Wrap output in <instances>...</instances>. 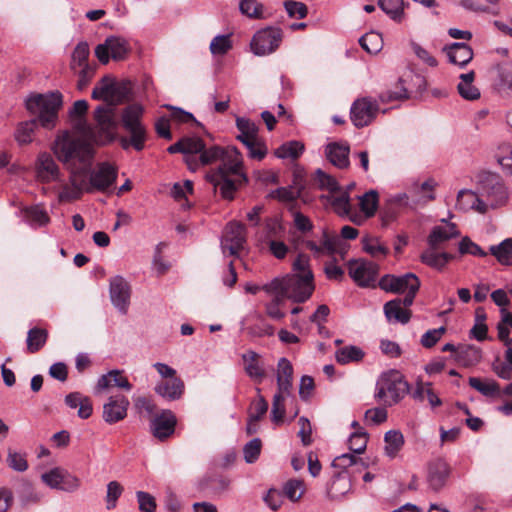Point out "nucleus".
Here are the masks:
<instances>
[{
  "mask_svg": "<svg viewBox=\"0 0 512 512\" xmlns=\"http://www.w3.org/2000/svg\"><path fill=\"white\" fill-rule=\"evenodd\" d=\"M144 108L141 104L133 103L125 107L121 114V122L129 137L120 139L121 147L128 150L133 147L136 151H142L147 140V130L142 123Z\"/></svg>",
  "mask_w": 512,
  "mask_h": 512,
  "instance_id": "nucleus-7",
  "label": "nucleus"
},
{
  "mask_svg": "<svg viewBox=\"0 0 512 512\" xmlns=\"http://www.w3.org/2000/svg\"><path fill=\"white\" fill-rule=\"evenodd\" d=\"M184 390L185 385L180 377L161 380L154 387L155 393L167 401L179 400L183 396Z\"/></svg>",
  "mask_w": 512,
  "mask_h": 512,
  "instance_id": "nucleus-26",
  "label": "nucleus"
},
{
  "mask_svg": "<svg viewBox=\"0 0 512 512\" xmlns=\"http://www.w3.org/2000/svg\"><path fill=\"white\" fill-rule=\"evenodd\" d=\"M360 46L370 54H377L383 48V39L380 33L371 31L359 39Z\"/></svg>",
  "mask_w": 512,
  "mask_h": 512,
  "instance_id": "nucleus-49",
  "label": "nucleus"
},
{
  "mask_svg": "<svg viewBox=\"0 0 512 512\" xmlns=\"http://www.w3.org/2000/svg\"><path fill=\"white\" fill-rule=\"evenodd\" d=\"M384 314L388 321L406 324L411 318V311L402 307L400 298L388 301L384 305Z\"/></svg>",
  "mask_w": 512,
  "mask_h": 512,
  "instance_id": "nucleus-33",
  "label": "nucleus"
},
{
  "mask_svg": "<svg viewBox=\"0 0 512 512\" xmlns=\"http://www.w3.org/2000/svg\"><path fill=\"white\" fill-rule=\"evenodd\" d=\"M441 225L434 226L429 235L427 236V248L420 254V261L422 264L442 272L446 266L456 259V255L442 251L444 244L460 235L456 224L442 220Z\"/></svg>",
  "mask_w": 512,
  "mask_h": 512,
  "instance_id": "nucleus-5",
  "label": "nucleus"
},
{
  "mask_svg": "<svg viewBox=\"0 0 512 512\" xmlns=\"http://www.w3.org/2000/svg\"><path fill=\"white\" fill-rule=\"evenodd\" d=\"M404 80L402 78L399 79L394 90H387L382 92L379 95V100L382 103H390L398 100H405L409 98V92L407 88L403 85Z\"/></svg>",
  "mask_w": 512,
  "mask_h": 512,
  "instance_id": "nucleus-52",
  "label": "nucleus"
},
{
  "mask_svg": "<svg viewBox=\"0 0 512 512\" xmlns=\"http://www.w3.org/2000/svg\"><path fill=\"white\" fill-rule=\"evenodd\" d=\"M54 152L64 164L75 165L79 163L82 165L81 168H72L70 183L73 187L80 189L81 192L92 193L90 178L87 180V174L90 171L94 156L91 144L87 140L72 136L66 131L56 139Z\"/></svg>",
  "mask_w": 512,
  "mask_h": 512,
  "instance_id": "nucleus-2",
  "label": "nucleus"
},
{
  "mask_svg": "<svg viewBox=\"0 0 512 512\" xmlns=\"http://www.w3.org/2000/svg\"><path fill=\"white\" fill-rule=\"evenodd\" d=\"M274 297L270 302L265 305V311L268 317L273 320H281L285 317V312L283 311L284 300L286 299L281 294L274 293Z\"/></svg>",
  "mask_w": 512,
  "mask_h": 512,
  "instance_id": "nucleus-53",
  "label": "nucleus"
},
{
  "mask_svg": "<svg viewBox=\"0 0 512 512\" xmlns=\"http://www.w3.org/2000/svg\"><path fill=\"white\" fill-rule=\"evenodd\" d=\"M262 443L259 438H254L245 444L243 448L244 459L247 463H254L260 456Z\"/></svg>",
  "mask_w": 512,
  "mask_h": 512,
  "instance_id": "nucleus-60",
  "label": "nucleus"
},
{
  "mask_svg": "<svg viewBox=\"0 0 512 512\" xmlns=\"http://www.w3.org/2000/svg\"><path fill=\"white\" fill-rule=\"evenodd\" d=\"M62 106V95L59 92L48 95L37 94L26 101V109L36 118L21 122L15 130V140L19 145L33 141V135L38 125L51 130L56 126L58 111Z\"/></svg>",
  "mask_w": 512,
  "mask_h": 512,
  "instance_id": "nucleus-3",
  "label": "nucleus"
},
{
  "mask_svg": "<svg viewBox=\"0 0 512 512\" xmlns=\"http://www.w3.org/2000/svg\"><path fill=\"white\" fill-rule=\"evenodd\" d=\"M329 200L336 214L341 217H348L350 221L357 225L363 223V217L353 209L347 191L339 189L331 194Z\"/></svg>",
  "mask_w": 512,
  "mask_h": 512,
  "instance_id": "nucleus-22",
  "label": "nucleus"
},
{
  "mask_svg": "<svg viewBox=\"0 0 512 512\" xmlns=\"http://www.w3.org/2000/svg\"><path fill=\"white\" fill-rule=\"evenodd\" d=\"M450 63L460 67L466 66L473 59V50L466 43L455 42L443 48Z\"/></svg>",
  "mask_w": 512,
  "mask_h": 512,
  "instance_id": "nucleus-28",
  "label": "nucleus"
},
{
  "mask_svg": "<svg viewBox=\"0 0 512 512\" xmlns=\"http://www.w3.org/2000/svg\"><path fill=\"white\" fill-rule=\"evenodd\" d=\"M410 393V385L405 376L396 369L383 372L376 382L375 399L385 407L401 402Z\"/></svg>",
  "mask_w": 512,
  "mask_h": 512,
  "instance_id": "nucleus-6",
  "label": "nucleus"
},
{
  "mask_svg": "<svg viewBox=\"0 0 512 512\" xmlns=\"http://www.w3.org/2000/svg\"><path fill=\"white\" fill-rule=\"evenodd\" d=\"M305 247L315 255H332L336 251V242L329 233L323 229L319 243L313 240L305 241Z\"/></svg>",
  "mask_w": 512,
  "mask_h": 512,
  "instance_id": "nucleus-34",
  "label": "nucleus"
},
{
  "mask_svg": "<svg viewBox=\"0 0 512 512\" xmlns=\"http://www.w3.org/2000/svg\"><path fill=\"white\" fill-rule=\"evenodd\" d=\"M468 383L471 388L485 397L500 398V385L493 379L482 380L478 377H470Z\"/></svg>",
  "mask_w": 512,
  "mask_h": 512,
  "instance_id": "nucleus-37",
  "label": "nucleus"
},
{
  "mask_svg": "<svg viewBox=\"0 0 512 512\" xmlns=\"http://www.w3.org/2000/svg\"><path fill=\"white\" fill-rule=\"evenodd\" d=\"M378 103L370 97L355 100L350 109V119L354 126L363 128L368 126L377 116Z\"/></svg>",
  "mask_w": 512,
  "mask_h": 512,
  "instance_id": "nucleus-13",
  "label": "nucleus"
},
{
  "mask_svg": "<svg viewBox=\"0 0 512 512\" xmlns=\"http://www.w3.org/2000/svg\"><path fill=\"white\" fill-rule=\"evenodd\" d=\"M305 492V485L302 480L290 479L283 486V495L292 502H297L301 499Z\"/></svg>",
  "mask_w": 512,
  "mask_h": 512,
  "instance_id": "nucleus-51",
  "label": "nucleus"
},
{
  "mask_svg": "<svg viewBox=\"0 0 512 512\" xmlns=\"http://www.w3.org/2000/svg\"><path fill=\"white\" fill-rule=\"evenodd\" d=\"M351 488L352 483L349 473L347 471H339L328 484L327 495L331 500H340L351 491Z\"/></svg>",
  "mask_w": 512,
  "mask_h": 512,
  "instance_id": "nucleus-29",
  "label": "nucleus"
},
{
  "mask_svg": "<svg viewBox=\"0 0 512 512\" xmlns=\"http://www.w3.org/2000/svg\"><path fill=\"white\" fill-rule=\"evenodd\" d=\"M240 12L249 18H261L263 14V5L257 0H240Z\"/></svg>",
  "mask_w": 512,
  "mask_h": 512,
  "instance_id": "nucleus-55",
  "label": "nucleus"
},
{
  "mask_svg": "<svg viewBox=\"0 0 512 512\" xmlns=\"http://www.w3.org/2000/svg\"><path fill=\"white\" fill-rule=\"evenodd\" d=\"M96 71V64H88L79 67L77 71H73L78 76L77 88L79 90L85 89L93 79Z\"/></svg>",
  "mask_w": 512,
  "mask_h": 512,
  "instance_id": "nucleus-56",
  "label": "nucleus"
},
{
  "mask_svg": "<svg viewBox=\"0 0 512 512\" xmlns=\"http://www.w3.org/2000/svg\"><path fill=\"white\" fill-rule=\"evenodd\" d=\"M183 154L186 155V163L190 170H196L198 166L197 154L200 153L199 163L209 165L219 163L218 167L211 169L206 174L215 191H219L221 197L231 201L236 191L248 181L243 171L242 155L234 146H211L205 149L203 140L199 137H184Z\"/></svg>",
  "mask_w": 512,
  "mask_h": 512,
  "instance_id": "nucleus-1",
  "label": "nucleus"
},
{
  "mask_svg": "<svg viewBox=\"0 0 512 512\" xmlns=\"http://www.w3.org/2000/svg\"><path fill=\"white\" fill-rule=\"evenodd\" d=\"M496 69L501 85L512 89V64L504 62L498 64Z\"/></svg>",
  "mask_w": 512,
  "mask_h": 512,
  "instance_id": "nucleus-64",
  "label": "nucleus"
},
{
  "mask_svg": "<svg viewBox=\"0 0 512 512\" xmlns=\"http://www.w3.org/2000/svg\"><path fill=\"white\" fill-rule=\"evenodd\" d=\"M94 119L99 133L97 142L100 144L111 142L116 129L114 109L108 106H98L94 111Z\"/></svg>",
  "mask_w": 512,
  "mask_h": 512,
  "instance_id": "nucleus-16",
  "label": "nucleus"
},
{
  "mask_svg": "<svg viewBox=\"0 0 512 512\" xmlns=\"http://www.w3.org/2000/svg\"><path fill=\"white\" fill-rule=\"evenodd\" d=\"M478 192L487 204V209L504 206L508 202L509 193L504 180L497 173L482 172L478 175Z\"/></svg>",
  "mask_w": 512,
  "mask_h": 512,
  "instance_id": "nucleus-8",
  "label": "nucleus"
},
{
  "mask_svg": "<svg viewBox=\"0 0 512 512\" xmlns=\"http://www.w3.org/2000/svg\"><path fill=\"white\" fill-rule=\"evenodd\" d=\"M489 251L500 264L512 265V238H506L498 245H492Z\"/></svg>",
  "mask_w": 512,
  "mask_h": 512,
  "instance_id": "nucleus-45",
  "label": "nucleus"
},
{
  "mask_svg": "<svg viewBox=\"0 0 512 512\" xmlns=\"http://www.w3.org/2000/svg\"><path fill=\"white\" fill-rule=\"evenodd\" d=\"M504 361L496 359L492 363V371L503 380H510L512 378V349H506L504 354Z\"/></svg>",
  "mask_w": 512,
  "mask_h": 512,
  "instance_id": "nucleus-46",
  "label": "nucleus"
},
{
  "mask_svg": "<svg viewBox=\"0 0 512 512\" xmlns=\"http://www.w3.org/2000/svg\"><path fill=\"white\" fill-rule=\"evenodd\" d=\"M246 243V227L239 222H230L226 225L221 239V248L224 254L236 256Z\"/></svg>",
  "mask_w": 512,
  "mask_h": 512,
  "instance_id": "nucleus-12",
  "label": "nucleus"
},
{
  "mask_svg": "<svg viewBox=\"0 0 512 512\" xmlns=\"http://www.w3.org/2000/svg\"><path fill=\"white\" fill-rule=\"evenodd\" d=\"M177 425V418L171 410H163L159 415L155 416L151 421L152 435L163 442L170 438Z\"/></svg>",
  "mask_w": 512,
  "mask_h": 512,
  "instance_id": "nucleus-21",
  "label": "nucleus"
},
{
  "mask_svg": "<svg viewBox=\"0 0 512 512\" xmlns=\"http://www.w3.org/2000/svg\"><path fill=\"white\" fill-rule=\"evenodd\" d=\"M293 274L283 278H275L265 284L263 289L267 293H278L286 299L302 303L308 300L313 291V273L309 266V257L299 254L293 262Z\"/></svg>",
  "mask_w": 512,
  "mask_h": 512,
  "instance_id": "nucleus-4",
  "label": "nucleus"
},
{
  "mask_svg": "<svg viewBox=\"0 0 512 512\" xmlns=\"http://www.w3.org/2000/svg\"><path fill=\"white\" fill-rule=\"evenodd\" d=\"M236 127L240 132V134L237 136V139L243 144L260 138L258 136L259 129L257 124L248 118L237 117Z\"/></svg>",
  "mask_w": 512,
  "mask_h": 512,
  "instance_id": "nucleus-38",
  "label": "nucleus"
},
{
  "mask_svg": "<svg viewBox=\"0 0 512 512\" xmlns=\"http://www.w3.org/2000/svg\"><path fill=\"white\" fill-rule=\"evenodd\" d=\"M111 387H117L119 389L125 390L127 392L132 390V384L129 382L128 378L124 375L123 370H110L106 374L101 375L97 383L94 387V394L98 395L108 390Z\"/></svg>",
  "mask_w": 512,
  "mask_h": 512,
  "instance_id": "nucleus-23",
  "label": "nucleus"
},
{
  "mask_svg": "<svg viewBox=\"0 0 512 512\" xmlns=\"http://www.w3.org/2000/svg\"><path fill=\"white\" fill-rule=\"evenodd\" d=\"M123 491L124 488L118 481H110L107 484V492L105 498L107 510L116 508L117 501L121 497Z\"/></svg>",
  "mask_w": 512,
  "mask_h": 512,
  "instance_id": "nucleus-54",
  "label": "nucleus"
},
{
  "mask_svg": "<svg viewBox=\"0 0 512 512\" xmlns=\"http://www.w3.org/2000/svg\"><path fill=\"white\" fill-rule=\"evenodd\" d=\"M129 406L130 401L125 395H112L103 405L102 418L109 425L116 424L127 417Z\"/></svg>",
  "mask_w": 512,
  "mask_h": 512,
  "instance_id": "nucleus-18",
  "label": "nucleus"
},
{
  "mask_svg": "<svg viewBox=\"0 0 512 512\" xmlns=\"http://www.w3.org/2000/svg\"><path fill=\"white\" fill-rule=\"evenodd\" d=\"M7 464L11 469L17 472H24L28 469V462L26 460L25 454H21L12 450L8 451Z\"/></svg>",
  "mask_w": 512,
  "mask_h": 512,
  "instance_id": "nucleus-63",
  "label": "nucleus"
},
{
  "mask_svg": "<svg viewBox=\"0 0 512 512\" xmlns=\"http://www.w3.org/2000/svg\"><path fill=\"white\" fill-rule=\"evenodd\" d=\"M482 359V351L474 345H462L458 347L454 360L463 367H471Z\"/></svg>",
  "mask_w": 512,
  "mask_h": 512,
  "instance_id": "nucleus-35",
  "label": "nucleus"
},
{
  "mask_svg": "<svg viewBox=\"0 0 512 512\" xmlns=\"http://www.w3.org/2000/svg\"><path fill=\"white\" fill-rule=\"evenodd\" d=\"M48 340V331L43 328L33 327L27 333V351L31 354L39 352Z\"/></svg>",
  "mask_w": 512,
  "mask_h": 512,
  "instance_id": "nucleus-41",
  "label": "nucleus"
},
{
  "mask_svg": "<svg viewBox=\"0 0 512 512\" xmlns=\"http://www.w3.org/2000/svg\"><path fill=\"white\" fill-rule=\"evenodd\" d=\"M242 361L244 371L248 377L255 383L261 384L266 377V371L261 356L253 350H248L242 354Z\"/></svg>",
  "mask_w": 512,
  "mask_h": 512,
  "instance_id": "nucleus-24",
  "label": "nucleus"
},
{
  "mask_svg": "<svg viewBox=\"0 0 512 512\" xmlns=\"http://www.w3.org/2000/svg\"><path fill=\"white\" fill-rule=\"evenodd\" d=\"M130 92L129 82H118L109 76H105L93 88L92 98L117 105L127 100Z\"/></svg>",
  "mask_w": 512,
  "mask_h": 512,
  "instance_id": "nucleus-9",
  "label": "nucleus"
},
{
  "mask_svg": "<svg viewBox=\"0 0 512 512\" xmlns=\"http://www.w3.org/2000/svg\"><path fill=\"white\" fill-rule=\"evenodd\" d=\"M456 208L460 211L474 210L481 214L487 212V204L480 194L469 189H462L458 192Z\"/></svg>",
  "mask_w": 512,
  "mask_h": 512,
  "instance_id": "nucleus-25",
  "label": "nucleus"
},
{
  "mask_svg": "<svg viewBox=\"0 0 512 512\" xmlns=\"http://www.w3.org/2000/svg\"><path fill=\"white\" fill-rule=\"evenodd\" d=\"M379 205V195L375 190H369L359 197L360 214L363 217V222L375 215Z\"/></svg>",
  "mask_w": 512,
  "mask_h": 512,
  "instance_id": "nucleus-40",
  "label": "nucleus"
},
{
  "mask_svg": "<svg viewBox=\"0 0 512 512\" xmlns=\"http://www.w3.org/2000/svg\"><path fill=\"white\" fill-rule=\"evenodd\" d=\"M90 188L93 191L104 192L112 186L117 179L118 171L115 166L108 162H102L97 168L90 171Z\"/></svg>",
  "mask_w": 512,
  "mask_h": 512,
  "instance_id": "nucleus-20",
  "label": "nucleus"
},
{
  "mask_svg": "<svg viewBox=\"0 0 512 512\" xmlns=\"http://www.w3.org/2000/svg\"><path fill=\"white\" fill-rule=\"evenodd\" d=\"M364 356L365 352L355 345L344 346L335 352L336 361L342 365L361 362Z\"/></svg>",
  "mask_w": 512,
  "mask_h": 512,
  "instance_id": "nucleus-42",
  "label": "nucleus"
},
{
  "mask_svg": "<svg viewBox=\"0 0 512 512\" xmlns=\"http://www.w3.org/2000/svg\"><path fill=\"white\" fill-rule=\"evenodd\" d=\"M130 52V46L126 39L117 36L106 38L104 43L95 48V56L102 64H107L109 59L123 60Z\"/></svg>",
  "mask_w": 512,
  "mask_h": 512,
  "instance_id": "nucleus-11",
  "label": "nucleus"
},
{
  "mask_svg": "<svg viewBox=\"0 0 512 512\" xmlns=\"http://www.w3.org/2000/svg\"><path fill=\"white\" fill-rule=\"evenodd\" d=\"M21 212L24 221L34 229L44 227L50 222L47 211L39 204L24 207Z\"/></svg>",
  "mask_w": 512,
  "mask_h": 512,
  "instance_id": "nucleus-32",
  "label": "nucleus"
},
{
  "mask_svg": "<svg viewBox=\"0 0 512 512\" xmlns=\"http://www.w3.org/2000/svg\"><path fill=\"white\" fill-rule=\"evenodd\" d=\"M451 474L449 464L443 459H435L428 464L426 482L434 492L441 491L447 484Z\"/></svg>",
  "mask_w": 512,
  "mask_h": 512,
  "instance_id": "nucleus-19",
  "label": "nucleus"
},
{
  "mask_svg": "<svg viewBox=\"0 0 512 512\" xmlns=\"http://www.w3.org/2000/svg\"><path fill=\"white\" fill-rule=\"evenodd\" d=\"M445 332L446 328L444 326L428 330L422 335L420 343L423 347L430 349L436 345Z\"/></svg>",
  "mask_w": 512,
  "mask_h": 512,
  "instance_id": "nucleus-62",
  "label": "nucleus"
},
{
  "mask_svg": "<svg viewBox=\"0 0 512 512\" xmlns=\"http://www.w3.org/2000/svg\"><path fill=\"white\" fill-rule=\"evenodd\" d=\"M282 41V31L276 27H266L257 31L251 42V51L257 56H265L275 52Z\"/></svg>",
  "mask_w": 512,
  "mask_h": 512,
  "instance_id": "nucleus-10",
  "label": "nucleus"
},
{
  "mask_svg": "<svg viewBox=\"0 0 512 512\" xmlns=\"http://www.w3.org/2000/svg\"><path fill=\"white\" fill-rule=\"evenodd\" d=\"M349 275L361 287H375L379 267L370 261H352L348 266Z\"/></svg>",
  "mask_w": 512,
  "mask_h": 512,
  "instance_id": "nucleus-15",
  "label": "nucleus"
},
{
  "mask_svg": "<svg viewBox=\"0 0 512 512\" xmlns=\"http://www.w3.org/2000/svg\"><path fill=\"white\" fill-rule=\"evenodd\" d=\"M304 149L305 147L303 143L300 141L292 140L279 146L275 150L274 154L277 158L280 159L296 160L303 154Z\"/></svg>",
  "mask_w": 512,
  "mask_h": 512,
  "instance_id": "nucleus-43",
  "label": "nucleus"
},
{
  "mask_svg": "<svg viewBox=\"0 0 512 512\" xmlns=\"http://www.w3.org/2000/svg\"><path fill=\"white\" fill-rule=\"evenodd\" d=\"M474 71L460 75V82L457 85L460 96L466 100H477L480 98V91L472 83L474 81Z\"/></svg>",
  "mask_w": 512,
  "mask_h": 512,
  "instance_id": "nucleus-39",
  "label": "nucleus"
},
{
  "mask_svg": "<svg viewBox=\"0 0 512 512\" xmlns=\"http://www.w3.org/2000/svg\"><path fill=\"white\" fill-rule=\"evenodd\" d=\"M368 435L364 430L354 431L348 440L349 449L357 454H361L366 449Z\"/></svg>",
  "mask_w": 512,
  "mask_h": 512,
  "instance_id": "nucleus-57",
  "label": "nucleus"
},
{
  "mask_svg": "<svg viewBox=\"0 0 512 512\" xmlns=\"http://www.w3.org/2000/svg\"><path fill=\"white\" fill-rule=\"evenodd\" d=\"M90 54L89 45L87 42H79L71 55L70 68L72 71H77L79 67L90 64L88 57Z\"/></svg>",
  "mask_w": 512,
  "mask_h": 512,
  "instance_id": "nucleus-47",
  "label": "nucleus"
},
{
  "mask_svg": "<svg viewBox=\"0 0 512 512\" xmlns=\"http://www.w3.org/2000/svg\"><path fill=\"white\" fill-rule=\"evenodd\" d=\"M233 48L231 34L217 35L210 42V52L214 56H223Z\"/></svg>",
  "mask_w": 512,
  "mask_h": 512,
  "instance_id": "nucleus-50",
  "label": "nucleus"
},
{
  "mask_svg": "<svg viewBox=\"0 0 512 512\" xmlns=\"http://www.w3.org/2000/svg\"><path fill=\"white\" fill-rule=\"evenodd\" d=\"M459 253L461 255L470 254L478 257H485L487 253L469 237H464L458 245Z\"/></svg>",
  "mask_w": 512,
  "mask_h": 512,
  "instance_id": "nucleus-61",
  "label": "nucleus"
},
{
  "mask_svg": "<svg viewBox=\"0 0 512 512\" xmlns=\"http://www.w3.org/2000/svg\"><path fill=\"white\" fill-rule=\"evenodd\" d=\"M420 284L419 278L413 273L400 276L387 274L378 283L382 290L391 293H406L410 289H419Z\"/></svg>",
  "mask_w": 512,
  "mask_h": 512,
  "instance_id": "nucleus-17",
  "label": "nucleus"
},
{
  "mask_svg": "<svg viewBox=\"0 0 512 512\" xmlns=\"http://www.w3.org/2000/svg\"><path fill=\"white\" fill-rule=\"evenodd\" d=\"M379 7L392 19H397L403 12V0H378Z\"/></svg>",
  "mask_w": 512,
  "mask_h": 512,
  "instance_id": "nucleus-58",
  "label": "nucleus"
},
{
  "mask_svg": "<svg viewBox=\"0 0 512 512\" xmlns=\"http://www.w3.org/2000/svg\"><path fill=\"white\" fill-rule=\"evenodd\" d=\"M315 181L318 183L321 189L328 190L331 194L340 189L336 179L321 169H318L315 173Z\"/></svg>",
  "mask_w": 512,
  "mask_h": 512,
  "instance_id": "nucleus-59",
  "label": "nucleus"
},
{
  "mask_svg": "<svg viewBox=\"0 0 512 512\" xmlns=\"http://www.w3.org/2000/svg\"><path fill=\"white\" fill-rule=\"evenodd\" d=\"M230 483V479L226 476L213 475L202 479L198 484V489L201 492L216 496L228 491Z\"/></svg>",
  "mask_w": 512,
  "mask_h": 512,
  "instance_id": "nucleus-30",
  "label": "nucleus"
},
{
  "mask_svg": "<svg viewBox=\"0 0 512 512\" xmlns=\"http://www.w3.org/2000/svg\"><path fill=\"white\" fill-rule=\"evenodd\" d=\"M277 390L291 392L293 380V366L291 362L282 357L277 364Z\"/></svg>",
  "mask_w": 512,
  "mask_h": 512,
  "instance_id": "nucleus-36",
  "label": "nucleus"
},
{
  "mask_svg": "<svg viewBox=\"0 0 512 512\" xmlns=\"http://www.w3.org/2000/svg\"><path fill=\"white\" fill-rule=\"evenodd\" d=\"M109 294L113 306L123 315L130 306L131 286L126 279L116 275L109 280Z\"/></svg>",
  "mask_w": 512,
  "mask_h": 512,
  "instance_id": "nucleus-14",
  "label": "nucleus"
},
{
  "mask_svg": "<svg viewBox=\"0 0 512 512\" xmlns=\"http://www.w3.org/2000/svg\"><path fill=\"white\" fill-rule=\"evenodd\" d=\"M291 395V392L277 391L273 397L271 420L274 424H281L284 420L286 409L285 400Z\"/></svg>",
  "mask_w": 512,
  "mask_h": 512,
  "instance_id": "nucleus-44",
  "label": "nucleus"
},
{
  "mask_svg": "<svg viewBox=\"0 0 512 512\" xmlns=\"http://www.w3.org/2000/svg\"><path fill=\"white\" fill-rule=\"evenodd\" d=\"M385 451L390 458H394L404 445V437L400 431L390 430L385 433Z\"/></svg>",
  "mask_w": 512,
  "mask_h": 512,
  "instance_id": "nucleus-48",
  "label": "nucleus"
},
{
  "mask_svg": "<svg viewBox=\"0 0 512 512\" xmlns=\"http://www.w3.org/2000/svg\"><path fill=\"white\" fill-rule=\"evenodd\" d=\"M37 178L42 183H50L58 180L59 168L48 153H42L38 156L36 165Z\"/></svg>",
  "mask_w": 512,
  "mask_h": 512,
  "instance_id": "nucleus-27",
  "label": "nucleus"
},
{
  "mask_svg": "<svg viewBox=\"0 0 512 512\" xmlns=\"http://www.w3.org/2000/svg\"><path fill=\"white\" fill-rule=\"evenodd\" d=\"M349 152V146L340 143H330L325 149L327 159L339 169H344L349 166Z\"/></svg>",
  "mask_w": 512,
  "mask_h": 512,
  "instance_id": "nucleus-31",
  "label": "nucleus"
}]
</instances>
